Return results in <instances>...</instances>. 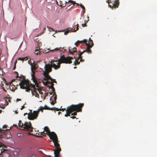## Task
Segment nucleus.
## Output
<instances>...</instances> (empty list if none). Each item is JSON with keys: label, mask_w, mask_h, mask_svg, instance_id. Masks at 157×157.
<instances>
[{"label": "nucleus", "mask_w": 157, "mask_h": 157, "mask_svg": "<svg viewBox=\"0 0 157 157\" xmlns=\"http://www.w3.org/2000/svg\"><path fill=\"white\" fill-rule=\"evenodd\" d=\"M43 75L44 76L45 78H46V80L48 79H50L51 80L52 78L49 75V73H43Z\"/></svg>", "instance_id": "14"}, {"label": "nucleus", "mask_w": 157, "mask_h": 157, "mask_svg": "<svg viewBox=\"0 0 157 157\" xmlns=\"http://www.w3.org/2000/svg\"><path fill=\"white\" fill-rule=\"evenodd\" d=\"M25 108V106L24 105H23L22 106H21V110H22L23 109H24V108Z\"/></svg>", "instance_id": "42"}, {"label": "nucleus", "mask_w": 157, "mask_h": 157, "mask_svg": "<svg viewBox=\"0 0 157 157\" xmlns=\"http://www.w3.org/2000/svg\"><path fill=\"white\" fill-rule=\"evenodd\" d=\"M35 54L36 55H38L40 53V51L38 49H36L35 51Z\"/></svg>", "instance_id": "30"}, {"label": "nucleus", "mask_w": 157, "mask_h": 157, "mask_svg": "<svg viewBox=\"0 0 157 157\" xmlns=\"http://www.w3.org/2000/svg\"><path fill=\"white\" fill-rule=\"evenodd\" d=\"M3 90L4 91H6V90L4 88L3 89Z\"/></svg>", "instance_id": "53"}, {"label": "nucleus", "mask_w": 157, "mask_h": 157, "mask_svg": "<svg viewBox=\"0 0 157 157\" xmlns=\"http://www.w3.org/2000/svg\"><path fill=\"white\" fill-rule=\"evenodd\" d=\"M29 57H26L23 58H18V60H20L21 61H26L29 59Z\"/></svg>", "instance_id": "18"}, {"label": "nucleus", "mask_w": 157, "mask_h": 157, "mask_svg": "<svg viewBox=\"0 0 157 157\" xmlns=\"http://www.w3.org/2000/svg\"><path fill=\"white\" fill-rule=\"evenodd\" d=\"M51 83H56V82L55 81V80L54 79H53V78H52L51 79Z\"/></svg>", "instance_id": "36"}, {"label": "nucleus", "mask_w": 157, "mask_h": 157, "mask_svg": "<svg viewBox=\"0 0 157 157\" xmlns=\"http://www.w3.org/2000/svg\"><path fill=\"white\" fill-rule=\"evenodd\" d=\"M21 100L20 99L17 98L16 99V101H21Z\"/></svg>", "instance_id": "46"}, {"label": "nucleus", "mask_w": 157, "mask_h": 157, "mask_svg": "<svg viewBox=\"0 0 157 157\" xmlns=\"http://www.w3.org/2000/svg\"><path fill=\"white\" fill-rule=\"evenodd\" d=\"M29 135H33V134L32 133H29Z\"/></svg>", "instance_id": "55"}, {"label": "nucleus", "mask_w": 157, "mask_h": 157, "mask_svg": "<svg viewBox=\"0 0 157 157\" xmlns=\"http://www.w3.org/2000/svg\"><path fill=\"white\" fill-rule=\"evenodd\" d=\"M75 4H76L77 5H79L84 10V11L83 12L84 13L85 12V7H84V6L82 5V4L81 3H80V4H78V3H75Z\"/></svg>", "instance_id": "22"}, {"label": "nucleus", "mask_w": 157, "mask_h": 157, "mask_svg": "<svg viewBox=\"0 0 157 157\" xmlns=\"http://www.w3.org/2000/svg\"><path fill=\"white\" fill-rule=\"evenodd\" d=\"M2 111V110H0V113H1Z\"/></svg>", "instance_id": "62"}, {"label": "nucleus", "mask_w": 157, "mask_h": 157, "mask_svg": "<svg viewBox=\"0 0 157 157\" xmlns=\"http://www.w3.org/2000/svg\"><path fill=\"white\" fill-rule=\"evenodd\" d=\"M30 65L31 66V71L32 72L31 76L32 79L33 80V81L36 85V87L37 88L38 87V86L37 84V81L36 79V78L35 75V70L36 69L38 68V67L37 66V64L34 63L33 64L32 63H31Z\"/></svg>", "instance_id": "6"}, {"label": "nucleus", "mask_w": 157, "mask_h": 157, "mask_svg": "<svg viewBox=\"0 0 157 157\" xmlns=\"http://www.w3.org/2000/svg\"><path fill=\"white\" fill-rule=\"evenodd\" d=\"M76 48H72L71 49L70 48H69V52L71 54H73L74 52H76L77 51L76 50Z\"/></svg>", "instance_id": "15"}, {"label": "nucleus", "mask_w": 157, "mask_h": 157, "mask_svg": "<svg viewBox=\"0 0 157 157\" xmlns=\"http://www.w3.org/2000/svg\"><path fill=\"white\" fill-rule=\"evenodd\" d=\"M77 26V27H76V30H74V29L73 30H74V31H72V32H76L77 30H78V24H77L75 26Z\"/></svg>", "instance_id": "33"}, {"label": "nucleus", "mask_w": 157, "mask_h": 157, "mask_svg": "<svg viewBox=\"0 0 157 157\" xmlns=\"http://www.w3.org/2000/svg\"><path fill=\"white\" fill-rule=\"evenodd\" d=\"M35 151H36V150L32 147H30L29 149V151L30 152H35Z\"/></svg>", "instance_id": "26"}, {"label": "nucleus", "mask_w": 157, "mask_h": 157, "mask_svg": "<svg viewBox=\"0 0 157 157\" xmlns=\"http://www.w3.org/2000/svg\"><path fill=\"white\" fill-rule=\"evenodd\" d=\"M94 45L93 41L90 38L89 39V43H86V45L87 46L86 49V50L87 51V52L91 54L92 52L91 50L90 49V48H91Z\"/></svg>", "instance_id": "9"}, {"label": "nucleus", "mask_w": 157, "mask_h": 157, "mask_svg": "<svg viewBox=\"0 0 157 157\" xmlns=\"http://www.w3.org/2000/svg\"><path fill=\"white\" fill-rule=\"evenodd\" d=\"M71 117V118H72L73 119H75V118H76V117L75 116H72V117Z\"/></svg>", "instance_id": "45"}, {"label": "nucleus", "mask_w": 157, "mask_h": 157, "mask_svg": "<svg viewBox=\"0 0 157 157\" xmlns=\"http://www.w3.org/2000/svg\"><path fill=\"white\" fill-rule=\"evenodd\" d=\"M2 131V130L0 128V132L1 131Z\"/></svg>", "instance_id": "57"}, {"label": "nucleus", "mask_w": 157, "mask_h": 157, "mask_svg": "<svg viewBox=\"0 0 157 157\" xmlns=\"http://www.w3.org/2000/svg\"><path fill=\"white\" fill-rule=\"evenodd\" d=\"M52 98H53V97H52H52L50 98V101H51L52 100Z\"/></svg>", "instance_id": "51"}, {"label": "nucleus", "mask_w": 157, "mask_h": 157, "mask_svg": "<svg viewBox=\"0 0 157 157\" xmlns=\"http://www.w3.org/2000/svg\"><path fill=\"white\" fill-rule=\"evenodd\" d=\"M45 71H44L43 73H49L52 71V66L49 63L45 64L44 67Z\"/></svg>", "instance_id": "11"}, {"label": "nucleus", "mask_w": 157, "mask_h": 157, "mask_svg": "<svg viewBox=\"0 0 157 157\" xmlns=\"http://www.w3.org/2000/svg\"><path fill=\"white\" fill-rule=\"evenodd\" d=\"M79 59H78V58L77 59H76L75 60L74 62V64L75 65H78L80 63V61H78Z\"/></svg>", "instance_id": "20"}, {"label": "nucleus", "mask_w": 157, "mask_h": 157, "mask_svg": "<svg viewBox=\"0 0 157 157\" xmlns=\"http://www.w3.org/2000/svg\"><path fill=\"white\" fill-rule=\"evenodd\" d=\"M44 130L43 132H41V133H41V134L38 133V135H36V137H42L43 136H42V135L43 136V133L45 134V133L44 132Z\"/></svg>", "instance_id": "28"}, {"label": "nucleus", "mask_w": 157, "mask_h": 157, "mask_svg": "<svg viewBox=\"0 0 157 157\" xmlns=\"http://www.w3.org/2000/svg\"><path fill=\"white\" fill-rule=\"evenodd\" d=\"M44 130L46 132V133L49 136L50 139H52L51 138L53 136H55V135L56 134L54 132H50L49 129L47 127H45L44 128Z\"/></svg>", "instance_id": "10"}, {"label": "nucleus", "mask_w": 157, "mask_h": 157, "mask_svg": "<svg viewBox=\"0 0 157 157\" xmlns=\"http://www.w3.org/2000/svg\"><path fill=\"white\" fill-rule=\"evenodd\" d=\"M27 114V113H25L24 114V115H25V114Z\"/></svg>", "instance_id": "64"}, {"label": "nucleus", "mask_w": 157, "mask_h": 157, "mask_svg": "<svg viewBox=\"0 0 157 157\" xmlns=\"http://www.w3.org/2000/svg\"><path fill=\"white\" fill-rule=\"evenodd\" d=\"M85 52H87V51L85 50L82 52H79L78 56V57L79 59H80V62H83L84 60L82 59V55Z\"/></svg>", "instance_id": "12"}, {"label": "nucleus", "mask_w": 157, "mask_h": 157, "mask_svg": "<svg viewBox=\"0 0 157 157\" xmlns=\"http://www.w3.org/2000/svg\"><path fill=\"white\" fill-rule=\"evenodd\" d=\"M69 30L65 31L64 33V34L65 35H67L68 33L70 31H71L72 30H73V29L72 28H68Z\"/></svg>", "instance_id": "21"}, {"label": "nucleus", "mask_w": 157, "mask_h": 157, "mask_svg": "<svg viewBox=\"0 0 157 157\" xmlns=\"http://www.w3.org/2000/svg\"><path fill=\"white\" fill-rule=\"evenodd\" d=\"M110 1L109 4V7L113 9L118 8L119 5V0H109Z\"/></svg>", "instance_id": "7"}, {"label": "nucleus", "mask_w": 157, "mask_h": 157, "mask_svg": "<svg viewBox=\"0 0 157 157\" xmlns=\"http://www.w3.org/2000/svg\"><path fill=\"white\" fill-rule=\"evenodd\" d=\"M64 31V30H62V31H58V32H63Z\"/></svg>", "instance_id": "49"}, {"label": "nucleus", "mask_w": 157, "mask_h": 157, "mask_svg": "<svg viewBox=\"0 0 157 157\" xmlns=\"http://www.w3.org/2000/svg\"><path fill=\"white\" fill-rule=\"evenodd\" d=\"M84 105L83 103H80L77 105H72L67 107L66 110V113L65 114V116L67 117L71 115H76L77 112H81L82 111V108Z\"/></svg>", "instance_id": "1"}, {"label": "nucleus", "mask_w": 157, "mask_h": 157, "mask_svg": "<svg viewBox=\"0 0 157 157\" xmlns=\"http://www.w3.org/2000/svg\"><path fill=\"white\" fill-rule=\"evenodd\" d=\"M76 67H74V68L75 69V68H76Z\"/></svg>", "instance_id": "59"}, {"label": "nucleus", "mask_w": 157, "mask_h": 157, "mask_svg": "<svg viewBox=\"0 0 157 157\" xmlns=\"http://www.w3.org/2000/svg\"><path fill=\"white\" fill-rule=\"evenodd\" d=\"M32 157H36V155L35 154H33L31 155Z\"/></svg>", "instance_id": "43"}, {"label": "nucleus", "mask_w": 157, "mask_h": 157, "mask_svg": "<svg viewBox=\"0 0 157 157\" xmlns=\"http://www.w3.org/2000/svg\"><path fill=\"white\" fill-rule=\"evenodd\" d=\"M51 83H56V82L55 81V80L54 79H53V78H52L51 79Z\"/></svg>", "instance_id": "35"}, {"label": "nucleus", "mask_w": 157, "mask_h": 157, "mask_svg": "<svg viewBox=\"0 0 157 157\" xmlns=\"http://www.w3.org/2000/svg\"><path fill=\"white\" fill-rule=\"evenodd\" d=\"M44 109L50 110L52 109L51 108L48 107L46 105H45L44 107H43Z\"/></svg>", "instance_id": "25"}, {"label": "nucleus", "mask_w": 157, "mask_h": 157, "mask_svg": "<svg viewBox=\"0 0 157 157\" xmlns=\"http://www.w3.org/2000/svg\"><path fill=\"white\" fill-rule=\"evenodd\" d=\"M52 109H51V110H56L57 111H59V110H60V109H58L57 108H55V107H53V108H51Z\"/></svg>", "instance_id": "31"}, {"label": "nucleus", "mask_w": 157, "mask_h": 157, "mask_svg": "<svg viewBox=\"0 0 157 157\" xmlns=\"http://www.w3.org/2000/svg\"><path fill=\"white\" fill-rule=\"evenodd\" d=\"M58 113L59 115V114H60V113H60V112H58Z\"/></svg>", "instance_id": "58"}, {"label": "nucleus", "mask_w": 157, "mask_h": 157, "mask_svg": "<svg viewBox=\"0 0 157 157\" xmlns=\"http://www.w3.org/2000/svg\"><path fill=\"white\" fill-rule=\"evenodd\" d=\"M14 73L17 74V76H16V78H21L20 77H19L18 73L17 72L15 71L14 72Z\"/></svg>", "instance_id": "37"}, {"label": "nucleus", "mask_w": 157, "mask_h": 157, "mask_svg": "<svg viewBox=\"0 0 157 157\" xmlns=\"http://www.w3.org/2000/svg\"><path fill=\"white\" fill-rule=\"evenodd\" d=\"M31 60H29L28 61V62L29 63V64H30V61Z\"/></svg>", "instance_id": "50"}, {"label": "nucleus", "mask_w": 157, "mask_h": 157, "mask_svg": "<svg viewBox=\"0 0 157 157\" xmlns=\"http://www.w3.org/2000/svg\"><path fill=\"white\" fill-rule=\"evenodd\" d=\"M18 125L22 130L26 131H29L30 132L33 131V128L32 127L31 123L30 121L29 122H25L23 124V123H21V121L20 120L19 121V123H18Z\"/></svg>", "instance_id": "5"}, {"label": "nucleus", "mask_w": 157, "mask_h": 157, "mask_svg": "<svg viewBox=\"0 0 157 157\" xmlns=\"http://www.w3.org/2000/svg\"><path fill=\"white\" fill-rule=\"evenodd\" d=\"M19 85L21 88L25 89L26 91L29 92V90H31L30 87H31L33 88L35 92H36V91L37 90L39 91L40 94H42V92H41V90L39 89L36 88L35 85L32 84L28 80L24 79L21 80L19 83Z\"/></svg>", "instance_id": "3"}, {"label": "nucleus", "mask_w": 157, "mask_h": 157, "mask_svg": "<svg viewBox=\"0 0 157 157\" xmlns=\"http://www.w3.org/2000/svg\"><path fill=\"white\" fill-rule=\"evenodd\" d=\"M63 49V48H61V47H60L59 48H55L53 50H52L51 51H58L59 50L60 51H62V50Z\"/></svg>", "instance_id": "23"}, {"label": "nucleus", "mask_w": 157, "mask_h": 157, "mask_svg": "<svg viewBox=\"0 0 157 157\" xmlns=\"http://www.w3.org/2000/svg\"><path fill=\"white\" fill-rule=\"evenodd\" d=\"M69 3L73 5H74L75 4V3H76V2H74V1H73L69 0V1H68V2H67L66 1V2L65 4H63L64 5V6H63V7L65 6L68 3Z\"/></svg>", "instance_id": "17"}, {"label": "nucleus", "mask_w": 157, "mask_h": 157, "mask_svg": "<svg viewBox=\"0 0 157 157\" xmlns=\"http://www.w3.org/2000/svg\"><path fill=\"white\" fill-rule=\"evenodd\" d=\"M17 63V60H16L14 63V67H13V70H14L16 68V63Z\"/></svg>", "instance_id": "34"}, {"label": "nucleus", "mask_w": 157, "mask_h": 157, "mask_svg": "<svg viewBox=\"0 0 157 157\" xmlns=\"http://www.w3.org/2000/svg\"><path fill=\"white\" fill-rule=\"evenodd\" d=\"M15 113L16 114H18V112H17V111H15Z\"/></svg>", "instance_id": "52"}, {"label": "nucleus", "mask_w": 157, "mask_h": 157, "mask_svg": "<svg viewBox=\"0 0 157 157\" xmlns=\"http://www.w3.org/2000/svg\"><path fill=\"white\" fill-rule=\"evenodd\" d=\"M110 1H109V0H108L106 1V2L108 3L109 4H109H110Z\"/></svg>", "instance_id": "41"}, {"label": "nucleus", "mask_w": 157, "mask_h": 157, "mask_svg": "<svg viewBox=\"0 0 157 157\" xmlns=\"http://www.w3.org/2000/svg\"><path fill=\"white\" fill-rule=\"evenodd\" d=\"M2 143H0V147H2Z\"/></svg>", "instance_id": "47"}, {"label": "nucleus", "mask_w": 157, "mask_h": 157, "mask_svg": "<svg viewBox=\"0 0 157 157\" xmlns=\"http://www.w3.org/2000/svg\"><path fill=\"white\" fill-rule=\"evenodd\" d=\"M7 126V125H4L3 127H2V128H6V127Z\"/></svg>", "instance_id": "44"}, {"label": "nucleus", "mask_w": 157, "mask_h": 157, "mask_svg": "<svg viewBox=\"0 0 157 157\" xmlns=\"http://www.w3.org/2000/svg\"><path fill=\"white\" fill-rule=\"evenodd\" d=\"M82 26L83 27L86 26V23H85L84 24H82Z\"/></svg>", "instance_id": "39"}, {"label": "nucleus", "mask_w": 157, "mask_h": 157, "mask_svg": "<svg viewBox=\"0 0 157 157\" xmlns=\"http://www.w3.org/2000/svg\"><path fill=\"white\" fill-rule=\"evenodd\" d=\"M56 3H57V4L58 5H59L60 6L62 7H63V3H62V1H59V4H58V2L57 1H56Z\"/></svg>", "instance_id": "29"}, {"label": "nucleus", "mask_w": 157, "mask_h": 157, "mask_svg": "<svg viewBox=\"0 0 157 157\" xmlns=\"http://www.w3.org/2000/svg\"><path fill=\"white\" fill-rule=\"evenodd\" d=\"M50 139L54 143V145L56 149L54 150V157H61L59 155L60 152L61 151V148L60 145L58 143V139L56 134L54 136Z\"/></svg>", "instance_id": "4"}, {"label": "nucleus", "mask_w": 157, "mask_h": 157, "mask_svg": "<svg viewBox=\"0 0 157 157\" xmlns=\"http://www.w3.org/2000/svg\"><path fill=\"white\" fill-rule=\"evenodd\" d=\"M52 90L53 93H54L55 94H56L55 93V89L54 87L52 89Z\"/></svg>", "instance_id": "38"}, {"label": "nucleus", "mask_w": 157, "mask_h": 157, "mask_svg": "<svg viewBox=\"0 0 157 157\" xmlns=\"http://www.w3.org/2000/svg\"><path fill=\"white\" fill-rule=\"evenodd\" d=\"M2 138V136L1 135H0V138Z\"/></svg>", "instance_id": "56"}, {"label": "nucleus", "mask_w": 157, "mask_h": 157, "mask_svg": "<svg viewBox=\"0 0 157 157\" xmlns=\"http://www.w3.org/2000/svg\"><path fill=\"white\" fill-rule=\"evenodd\" d=\"M89 20V17H87V20H86V22H87Z\"/></svg>", "instance_id": "48"}, {"label": "nucleus", "mask_w": 157, "mask_h": 157, "mask_svg": "<svg viewBox=\"0 0 157 157\" xmlns=\"http://www.w3.org/2000/svg\"><path fill=\"white\" fill-rule=\"evenodd\" d=\"M73 59V58L70 56L67 57H64V55L61 56L60 58L57 60H52L50 63L52 66L55 69H57L60 67V64L61 63H65L70 64L72 63L71 60Z\"/></svg>", "instance_id": "2"}, {"label": "nucleus", "mask_w": 157, "mask_h": 157, "mask_svg": "<svg viewBox=\"0 0 157 157\" xmlns=\"http://www.w3.org/2000/svg\"><path fill=\"white\" fill-rule=\"evenodd\" d=\"M87 40H86V39H84L83 40H82V41L78 40V41H77L75 43V45L76 46H78V44L84 43L86 44V42H87Z\"/></svg>", "instance_id": "13"}, {"label": "nucleus", "mask_w": 157, "mask_h": 157, "mask_svg": "<svg viewBox=\"0 0 157 157\" xmlns=\"http://www.w3.org/2000/svg\"><path fill=\"white\" fill-rule=\"evenodd\" d=\"M5 100L6 101L7 103L8 102H10V100L9 98H5Z\"/></svg>", "instance_id": "32"}, {"label": "nucleus", "mask_w": 157, "mask_h": 157, "mask_svg": "<svg viewBox=\"0 0 157 157\" xmlns=\"http://www.w3.org/2000/svg\"><path fill=\"white\" fill-rule=\"evenodd\" d=\"M71 5H71H68V6L67 7V8H66V10H67V11L70 10L71 8H72V7L74 6V5L71 6Z\"/></svg>", "instance_id": "27"}, {"label": "nucleus", "mask_w": 157, "mask_h": 157, "mask_svg": "<svg viewBox=\"0 0 157 157\" xmlns=\"http://www.w3.org/2000/svg\"><path fill=\"white\" fill-rule=\"evenodd\" d=\"M15 80H14V79H13L12 80V82H13V81H15Z\"/></svg>", "instance_id": "54"}, {"label": "nucleus", "mask_w": 157, "mask_h": 157, "mask_svg": "<svg viewBox=\"0 0 157 157\" xmlns=\"http://www.w3.org/2000/svg\"><path fill=\"white\" fill-rule=\"evenodd\" d=\"M65 110H66V109L65 108H64V109H60V110L61 111H64Z\"/></svg>", "instance_id": "40"}, {"label": "nucleus", "mask_w": 157, "mask_h": 157, "mask_svg": "<svg viewBox=\"0 0 157 157\" xmlns=\"http://www.w3.org/2000/svg\"><path fill=\"white\" fill-rule=\"evenodd\" d=\"M51 30H52V31H54V30H53V29H52L51 28Z\"/></svg>", "instance_id": "60"}, {"label": "nucleus", "mask_w": 157, "mask_h": 157, "mask_svg": "<svg viewBox=\"0 0 157 157\" xmlns=\"http://www.w3.org/2000/svg\"><path fill=\"white\" fill-rule=\"evenodd\" d=\"M50 94L51 95V94H52V93H51V92H50Z\"/></svg>", "instance_id": "61"}, {"label": "nucleus", "mask_w": 157, "mask_h": 157, "mask_svg": "<svg viewBox=\"0 0 157 157\" xmlns=\"http://www.w3.org/2000/svg\"><path fill=\"white\" fill-rule=\"evenodd\" d=\"M47 82L48 84H50V86H48V87L50 89H52L53 88H54V84L53 83H51V82L49 81H47Z\"/></svg>", "instance_id": "19"}, {"label": "nucleus", "mask_w": 157, "mask_h": 157, "mask_svg": "<svg viewBox=\"0 0 157 157\" xmlns=\"http://www.w3.org/2000/svg\"><path fill=\"white\" fill-rule=\"evenodd\" d=\"M44 109L43 108V107L40 106L38 109L37 111H36L38 112V114H39V112L40 111H41L42 112H43V110Z\"/></svg>", "instance_id": "24"}, {"label": "nucleus", "mask_w": 157, "mask_h": 157, "mask_svg": "<svg viewBox=\"0 0 157 157\" xmlns=\"http://www.w3.org/2000/svg\"><path fill=\"white\" fill-rule=\"evenodd\" d=\"M54 100L52 101H51L50 103L52 105H54L55 104L56 102V100L57 98V96L56 94L55 95V96L53 98Z\"/></svg>", "instance_id": "16"}, {"label": "nucleus", "mask_w": 157, "mask_h": 157, "mask_svg": "<svg viewBox=\"0 0 157 157\" xmlns=\"http://www.w3.org/2000/svg\"><path fill=\"white\" fill-rule=\"evenodd\" d=\"M48 94V93H47V94L46 95L45 97Z\"/></svg>", "instance_id": "63"}, {"label": "nucleus", "mask_w": 157, "mask_h": 157, "mask_svg": "<svg viewBox=\"0 0 157 157\" xmlns=\"http://www.w3.org/2000/svg\"><path fill=\"white\" fill-rule=\"evenodd\" d=\"M38 115V111H34L33 113L28 114V118L30 120H34L37 119Z\"/></svg>", "instance_id": "8"}]
</instances>
